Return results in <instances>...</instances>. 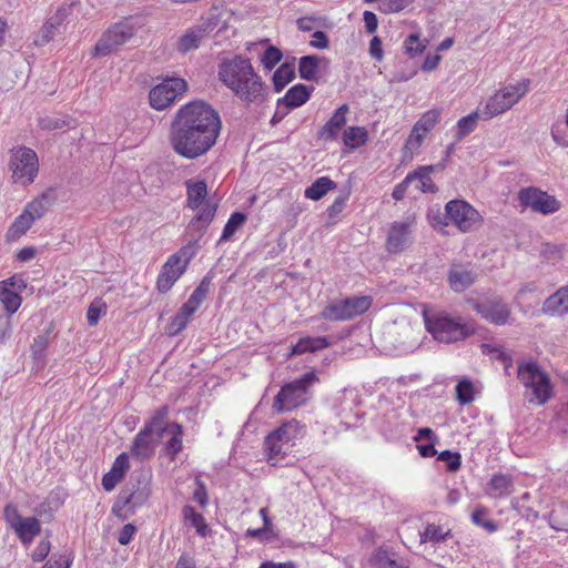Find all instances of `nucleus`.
<instances>
[{"label":"nucleus","mask_w":568,"mask_h":568,"mask_svg":"<svg viewBox=\"0 0 568 568\" xmlns=\"http://www.w3.org/2000/svg\"><path fill=\"white\" fill-rule=\"evenodd\" d=\"M442 60V57L439 54H428L426 58H425V61L422 65V70L423 71H426V72H430L433 70H435L439 62Z\"/></svg>","instance_id":"62"},{"label":"nucleus","mask_w":568,"mask_h":568,"mask_svg":"<svg viewBox=\"0 0 568 568\" xmlns=\"http://www.w3.org/2000/svg\"><path fill=\"white\" fill-rule=\"evenodd\" d=\"M476 389L473 382L463 377L456 385V399L460 405H467L474 402Z\"/></svg>","instance_id":"40"},{"label":"nucleus","mask_w":568,"mask_h":568,"mask_svg":"<svg viewBox=\"0 0 568 568\" xmlns=\"http://www.w3.org/2000/svg\"><path fill=\"white\" fill-rule=\"evenodd\" d=\"M140 28L136 18H126L112 24L99 39L91 54L105 57L126 43Z\"/></svg>","instance_id":"10"},{"label":"nucleus","mask_w":568,"mask_h":568,"mask_svg":"<svg viewBox=\"0 0 568 568\" xmlns=\"http://www.w3.org/2000/svg\"><path fill=\"white\" fill-rule=\"evenodd\" d=\"M12 180L20 185L32 183L39 171L37 153L29 148L17 149L10 160Z\"/></svg>","instance_id":"11"},{"label":"nucleus","mask_w":568,"mask_h":568,"mask_svg":"<svg viewBox=\"0 0 568 568\" xmlns=\"http://www.w3.org/2000/svg\"><path fill=\"white\" fill-rule=\"evenodd\" d=\"M529 80L508 83L496 90L484 104H481L483 120H490L516 105L528 92Z\"/></svg>","instance_id":"8"},{"label":"nucleus","mask_w":568,"mask_h":568,"mask_svg":"<svg viewBox=\"0 0 568 568\" xmlns=\"http://www.w3.org/2000/svg\"><path fill=\"white\" fill-rule=\"evenodd\" d=\"M217 75L219 80L240 100L244 102L262 100L265 91L264 83L254 71L250 59L236 55L222 60Z\"/></svg>","instance_id":"2"},{"label":"nucleus","mask_w":568,"mask_h":568,"mask_svg":"<svg viewBox=\"0 0 568 568\" xmlns=\"http://www.w3.org/2000/svg\"><path fill=\"white\" fill-rule=\"evenodd\" d=\"M442 111L439 109H430L422 114L419 120L414 124L409 136L406 140L404 151L413 155L418 151L424 142L425 136L438 123Z\"/></svg>","instance_id":"21"},{"label":"nucleus","mask_w":568,"mask_h":568,"mask_svg":"<svg viewBox=\"0 0 568 568\" xmlns=\"http://www.w3.org/2000/svg\"><path fill=\"white\" fill-rule=\"evenodd\" d=\"M369 54L377 61L383 60L384 51L382 48V41L378 37H374L369 43Z\"/></svg>","instance_id":"57"},{"label":"nucleus","mask_w":568,"mask_h":568,"mask_svg":"<svg viewBox=\"0 0 568 568\" xmlns=\"http://www.w3.org/2000/svg\"><path fill=\"white\" fill-rule=\"evenodd\" d=\"M438 459L447 463V469L449 471H456L459 469L462 464V457L458 453L450 450H444L438 455Z\"/></svg>","instance_id":"52"},{"label":"nucleus","mask_w":568,"mask_h":568,"mask_svg":"<svg viewBox=\"0 0 568 568\" xmlns=\"http://www.w3.org/2000/svg\"><path fill=\"white\" fill-rule=\"evenodd\" d=\"M368 133L364 126H348L343 133V143L349 149H357L367 142Z\"/></svg>","instance_id":"36"},{"label":"nucleus","mask_w":568,"mask_h":568,"mask_svg":"<svg viewBox=\"0 0 568 568\" xmlns=\"http://www.w3.org/2000/svg\"><path fill=\"white\" fill-rule=\"evenodd\" d=\"M106 313V304L101 298H95L89 306L87 320L90 326H95L102 315Z\"/></svg>","instance_id":"47"},{"label":"nucleus","mask_w":568,"mask_h":568,"mask_svg":"<svg viewBox=\"0 0 568 568\" xmlns=\"http://www.w3.org/2000/svg\"><path fill=\"white\" fill-rule=\"evenodd\" d=\"M410 184H413V175L407 174L406 178L394 187L392 196L397 201L402 200Z\"/></svg>","instance_id":"55"},{"label":"nucleus","mask_w":568,"mask_h":568,"mask_svg":"<svg viewBox=\"0 0 568 568\" xmlns=\"http://www.w3.org/2000/svg\"><path fill=\"white\" fill-rule=\"evenodd\" d=\"M148 498V493L141 488H124L120 491L113 506V513L121 516L122 511L141 506Z\"/></svg>","instance_id":"24"},{"label":"nucleus","mask_w":568,"mask_h":568,"mask_svg":"<svg viewBox=\"0 0 568 568\" xmlns=\"http://www.w3.org/2000/svg\"><path fill=\"white\" fill-rule=\"evenodd\" d=\"M43 568H70V561L65 557H60L59 559L51 558Z\"/></svg>","instance_id":"64"},{"label":"nucleus","mask_w":568,"mask_h":568,"mask_svg":"<svg viewBox=\"0 0 568 568\" xmlns=\"http://www.w3.org/2000/svg\"><path fill=\"white\" fill-rule=\"evenodd\" d=\"M449 529H445L444 527L435 524H429L427 525L424 531L419 532L420 542L438 544L440 541H444L446 537L449 535Z\"/></svg>","instance_id":"39"},{"label":"nucleus","mask_w":568,"mask_h":568,"mask_svg":"<svg viewBox=\"0 0 568 568\" xmlns=\"http://www.w3.org/2000/svg\"><path fill=\"white\" fill-rule=\"evenodd\" d=\"M206 294L207 287L204 285V282H202L191 294L189 300L182 305L184 307V312L193 315L203 303Z\"/></svg>","instance_id":"44"},{"label":"nucleus","mask_w":568,"mask_h":568,"mask_svg":"<svg viewBox=\"0 0 568 568\" xmlns=\"http://www.w3.org/2000/svg\"><path fill=\"white\" fill-rule=\"evenodd\" d=\"M349 109L347 104L341 105L320 131V138L332 141L337 138L339 130L346 124V114Z\"/></svg>","instance_id":"28"},{"label":"nucleus","mask_w":568,"mask_h":568,"mask_svg":"<svg viewBox=\"0 0 568 568\" xmlns=\"http://www.w3.org/2000/svg\"><path fill=\"white\" fill-rule=\"evenodd\" d=\"M373 564L376 568H403L395 560L389 559L385 552H377L373 557Z\"/></svg>","instance_id":"53"},{"label":"nucleus","mask_w":568,"mask_h":568,"mask_svg":"<svg viewBox=\"0 0 568 568\" xmlns=\"http://www.w3.org/2000/svg\"><path fill=\"white\" fill-rule=\"evenodd\" d=\"M11 316L8 313H0V344H3L4 341L11 335Z\"/></svg>","instance_id":"54"},{"label":"nucleus","mask_w":568,"mask_h":568,"mask_svg":"<svg viewBox=\"0 0 568 568\" xmlns=\"http://www.w3.org/2000/svg\"><path fill=\"white\" fill-rule=\"evenodd\" d=\"M518 200L521 206L529 207L534 212L549 215L560 210V202L552 195L537 187H525L519 191Z\"/></svg>","instance_id":"20"},{"label":"nucleus","mask_w":568,"mask_h":568,"mask_svg":"<svg viewBox=\"0 0 568 568\" xmlns=\"http://www.w3.org/2000/svg\"><path fill=\"white\" fill-rule=\"evenodd\" d=\"M317 382L315 372H307L301 378L284 385L274 399L273 408L282 413L304 405L311 397V387Z\"/></svg>","instance_id":"9"},{"label":"nucleus","mask_w":568,"mask_h":568,"mask_svg":"<svg viewBox=\"0 0 568 568\" xmlns=\"http://www.w3.org/2000/svg\"><path fill=\"white\" fill-rule=\"evenodd\" d=\"M486 514L487 511L485 508H476L471 514V520L476 526L483 527L488 532H495L497 530V525L493 520L486 519Z\"/></svg>","instance_id":"49"},{"label":"nucleus","mask_w":568,"mask_h":568,"mask_svg":"<svg viewBox=\"0 0 568 568\" xmlns=\"http://www.w3.org/2000/svg\"><path fill=\"white\" fill-rule=\"evenodd\" d=\"M542 313L550 316H561L568 313V284L558 288L546 298L542 304Z\"/></svg>","instance_id":"26"},{"label":"nucleus","mask_w":568,"mask_h":568,"mask_svg":"<svg viewBox=\"0 0 568 568\" xmlns=\"http://www.w3.org/2000/svg\"><path fill=\"white\" fill-rule=\"evenodd\" d=\"M294 78V70L288 64H282L273 74L276 91H281Z\"/></svg>","instance_id":"46"},{"label":"nucleus","mask_w":568,"mask_h":568,"mask_svg":"<svg viewBox=\"0 0 568 568\" xmlns=\"http://www.w3.org/2000/svg\"><path fill=\"white\" fill-rule=\"evenodd\" d=\"M190 262V256L185 248L180 250L178 253L171 255L162 266V270L156 280V288L161 293L169 292L175 282L185 272Z\"/></svg>","instance_id":"19"},{"label":"nucleus","mask_w":568,"mask_h":568,"mask_svg":"<svg viewBox=\"0 0 568 568\" xmlns=\"http://www.w3.org/2000/svg\"><path fill=\"white\" fill-rule=\"evenodd\" d=\"M220 131L217 111L202 100H194L178 110L171 125L170 143L175 153L194 160L214 146Z\"/></svg>","instance_id":"1"},{"label":"nucleus","mask_w":568,"mask_h":568,"mask_svg":"<svg viewBox=\"0 0 568 568\" xmlns=\"http://www.w3.org/2000/svg\"><path fill=\"white\" fill-rule=\"evenodd\" d=\"M197 488L193 493V499L197 501L201 506H205L207 503V494L204 484L197 478L196 479Z\"/></svg>","instance_id":"59"},{"label":"nucleus","mask_w":568,"mask_h":568,"mask_svg":"<svg viewBox=\"0 0 568 568\" xmlns=\"http://www.w3.org/2000/svg\"><path fill=\"white\" fill-rule=\"evenodd\" d=\"M48 206L49 199L45 194L31 201L9 227L7 232L8 240L16 241L21 237L31 227L34 221L45 213Z\"/></svg>","instance_id":"16"},{"label":"nucleus","mask_w":568,"mask_h":568,"mask_svg":"<svg viewBox=\"0 0 568 568\" xmlns=\"http://www.w3.org/2000/svg\"><path fill=\"white\" fill-rule=\"evenodd\" d=\"M384 348L392 355H404L419 345L420 331L417 323L407 317H398L387 324L383 334Z\"/></svg>","instance_id":"5"},{"label":"nucleus","mask_w":568,"mask_h":568,"mask_svg":"<svg viewBox=\"0 0 568 568\" xmlns=\"http://www.w3.org/2000/svg\"><path fill=\"white\" fill-rule=\"evenodd\" d=\"M50 552V542L47 540H42L38 544L36 549L32 552V559L36 562L42 561Z\"/></svg>","instance_id":"56"},{"label":"nucleus","mask_w":568,"mask_h":568,"mask_svg":"<svg viewBox=\"0 0 568 568\" xmlns=\"http://www.w3.org/2000/svg\"><path fill=\"white\" fill-rule=\"evenodd\" d=\"M415 224L416 217L413 214L393 222L387 232L385 243L386 251L390 254H397L409 247L413 243L412 234Z\"/></svg>","instance_id":"18"},{"label":"nucleus","mask_w":568,"mask_h":568,"mask_svg":"<svg viewBox=\"0 0 568 568\" xmlns=\"http://www.w3.org/2000/svg\"><path fill=\"white\" fill-rule=\"evenodd\" d=\"M312 89L304 84H295L292 87L283 98L286 106L294 109L306 103L311 97Z\"/></svg>","instance_id":"32"},{"label":"nucleus","mask_w":568,"mask_h":568,"mask_svg":"<svg viewBox=\"0 0 568 568\" xmlns=\"http://www.w3.org/2000/svg\"><path fill=\"white\" fill-rule=\"evenodd\" d=\"M209 31V26L199 24L189 28L176 41L175 49L181 53L196 50Z\"/></svg>","instance_id":"25"},{"label":"nucleus","mask_w":568,"mask_h":568,"mask_svg":"<svg viewBox=\"0 0 568 568\" xmlns=\"http://www.w3.org/2000/svg\"><path fill=\"white\" fill-rule=\"evenodd\" d=\"M479 119H483L481 105L476 111L459 119L457 122V140H460L467 134L471 133L476 129L477 121Z\"/></svg>","instance_id":"38"},{"label":"nucleus","mask_w":568,"mask_h":568,"mask_svg":"<svg viewBox=\"0 0 568 568\" xmlns=\"http://www.w3.org/2000/svg\"><path fill=\"white\" fill-rule=\"evenodd\" d=\"M3 518L24 546H29L41 531L39 519L36 517H22L17 506L12 504L4 507Z\"/></svg>","instance_id":"13"},{"label":"nucleus","mask_w":568,"mask_h":568,"mask_svg":"<svg viewBox=\"0 0 568 568\" xmlns=\"http://www.w3.org/2000/svg\"><path fill=\"white\" fill-rule=\"evenodd\" d=\"M312 37V47L317 49H326L328 47V38L323 31H315Z\"/></svg>","instance_id":"61"},{"label":"nucleus","mask_w":568,"mask_h":568,"mask_svg":"<svg viewBox=\"0 0 568 568\" xmlns=\"http://www.w3.org/2000/svg\"><path fill=\"white\" fill-rule=\"evenodd\" d=\"M258 568H298L294 561L276 562L273 560L264 561Z\"/></svg>","instance_id":"63"},{"label":"nucleus","mask_w":568,"mask_h":568,"mask_svg":"<svg viewBox=\"0 0 568 568\" xmlns=\"http://www.w3.org/2000/svg\"><path fill=\"white\" fill-rule=\"evenodd\" d=\"M475 281V275L470 270L460 265H454L448 274V282L453 291L464 292Z\"/></svg>","instance_id":"30"},{"label":"nucleus","mask_w":568,"mask_h":568,"mask_svg":"<svg viewBox=\"0 0 568 568\" xmlns=\"http://www.w3.org/2000/svg\"><path fill=\"white\" fill-rule=\"evenodd\" d=\"M414 0H381L378 9L383 13H396L408 8Z\"/></svg>","instance_id":"48"},{"label":"nucleus","mask_w":568,"mask_h":568,"mask_svg":"<svg viewBox=\"0 0 568 568\" xmlns=\"http://www.w3.org/2000/svg\"><path fill=\"white\" fill-rule=\"evenodd\" d=\"M306 425L297 419H290L270 432L263 444L266 462L278 466L292 454L294 447L305 437Z\"/></svg>","instance_id":"3"},{"label":"nucleus","mask_w":568,"mask_h":568,"mask_svg":"<svg viewBox=\"0 0 568 568\" xmlns=\"http://www.w3.org/2000/svg\"><path fill=\"white\" fill-rule=\"evenodd\" d=\"M27 288V282L20 275H13L0 281V303L6 313L13 315L22 304L21 294Z\"/></svg>","instance_id":"22"},{"label":"nucleus","mask_w":568,"mask_h":568,"mask_svg":"<svg viewBox=\"0 0 568 568\" xmlns=\"http://www.w3.org/2000/svg\"><path fill=\"white\" fill-rule=\"evenodd\" d=\"M447 217L462 232H470L481 224V215L469 203L452 200L445 205Z\"/></svg>","instance_id":"17"},{"label":"nucleus","mask_w":568,"mask_h":568,"mask_svg":"<svg viewBox=\"0 0 568 568\" xmlns=\"http://www.w3.org/2000/svg\"><path fill=\"white\" fill-rule=\"evenodd\" d=\"M165 412L159 410L145 427L135 436L132 453L140 457H148L153 453L154 446L162 437Z\"/></svg>","instance_id":"15"},{"label":"nucleus","mask_w":568,"mask_h":568,"mask_svg":"<svg viewBox=\"0 0 568 568\" xmlns=\"http://www.w3.org/2000/svg\"><path fill=\"white\" fill-rule=\"evenodd\" d=\"M183 517L185 521L190 523L196 529V532L200 536L205 537L207 535L209 526L205 523L204 517L192 506H185L183 508Z\"/></svg>","instance_id":"41"},{"label":"nucleus","mask_w":568,"mask_h":568,"mask_svg":"<svg viewBox=\"0 0 568 568\" xmlns=\"http://www.w3.org/2000/svg\"><path fill=\"white\" fill-rule=\"evenodd\" d=\"M135 532V527L132 524H126L123 526L121 531L119 532L118 541L121 545H128Z\"/></svg>","instance_id":"58"},{"label":"nucleus","mask_w":568,"mask_h":568,"mask_svg":"<svg viewBox=\"0 0 568 568\" xmlns=\"http://www.w3.org/2000/svg\"><path fill=\"white\" fill-rule=\"evenodd\" d=\"M372 305L368 296H355L334 301L321 312V317L327 321H347L365 313Z\"/></svg>","instance_id":"12"},{"label":"nucleus","mask_w":568,"mask_h":568,"mask_svg":"<svg viewBox=\"0 0 568 568\" xmlns=\"http://www.w3.org/2000/svg\"><path fill=\"white\" fill-rule=\"evenodd\" d=\"M335 186V182L328 176H321L305 190L304 195L306 199L318 201Z\"/></svg>","instance_id":"35"},{"label":"nucleus","mask_w":568,"mask_h":568,"mask_svg":"<svg viewBox=\"0 0 568 568\" xmlns=\"http://www.w3.org/2000/svg\"><path fill=\"white\" fill-rule=\"evenodd\" d=\"M434 171L433 165L420 166L414 172L408 173L413 175V183H416V189L423 193L435 192L436 186L432 181L430 174Z\"/></svg>","instance_id":"33"},{"label":"nucleus","mask_w":568,"mask_h":568,"mask_svg":"<svg viewBox=\"0 0 568 568\" xmlns=\"http://www.w3.org/2000/svg\"><path fill=\"white\" fill-rule=\"evenodd\" d=\"M404 45L405 51L410 55L419 54L426 49V43L419 39L418 34L408 36Z\"/></svg>","instance_id":"51"},{"label":"nucleus","mask_w":568,"mask_h":568,"mask_svg":"<svg viewBox=\"0 0 568 568\" xmlns=\"http://www.w3.org/2000/svg\"><path fill=\"white\" fill-rule=\"evenodd\" d=\"M514 490V481L510 476L504 474L494 475L486 487V494L490 498H505Z\"/></svg>","instance_id":"29"},{"label":"nucleus","mask_w":568,"mask_h":568,"mask_svg":"<svg viewBox=\"0 0 568 568\" xmlns=\"http://www.w3.org/2000/svg\"><path fill=\"white\" fill-rule=\"evenodd\" d=\"M517 375L525 387V396L529 403L544 405L551 397L550 379L535 362L520 363Z\"/></svg>","instance_id":"7"},{"label":"nucleus","mask_w":568,"mask_h":568,"mask_svg":"<svg viewBox=\"0 0 568 568\" xmlns=\"http://www.w3.org/2000/svg\"><path fill=\"white\" fill-rule=\"evenodd\" d=\"M363 19H364V23H365L367 32L374 33L378 27V20H377L376 14L372 11H365L363 14Z\"/></svg>","instance_id":"60"},{"label":"nucleus","mask_w":568,"mask_h":568,"mask_svg":"<svg viewBox=\"0 0 568 568\" xmlns=\"http://www.w3.org/2000/svg\"><path fill=\"white\" fill-rule=\"evenodd\" d=\"M186 206L196 211L189 229L201 233L213 221L217 209V204L207 199V185L203 180L186 181Z\"/></svg>","instance_id":"6"},{"label":"nucleus","mask_w":568,"mask_h":568,"mask_svg":"<svg viewBox=\"0 0 568 568\" xmlns=\"http://www.w3.org/2000/svg\"><path fill=\"white\" fill-rule=\"evenodd\" d=\"M329 346V342L325 336H306L300 338V341L292 347L288 356L301 355L305 353H313L324 349Z\"/></svg>","instance_id":"31"},{"label":"nucleus","mask_w":568,"mask_h":568,"mask_svg":"<svg viewBox=\"0 0 568 568\" xmlns=\"http://www.w3.org/2000/svg\"><path fill=\"white\" fill-rule=\"evenodd\" d=\"M245 221V214L241 212L232 213L223 229L220 242L229 241L244 225Z\"/></svg>","instance_id":"43"},{"label":"nucleus","mask_w":568,"mask_h":568,"mask_svg":"<svg viewBox=\"0 0 568 568\" xmlns=\"http://www.w3.org/2000/svg\"><path fill=\"white\" fill-rule=\"evenodd\" d=\"M473 308L487 322L494 325H505L510 318V307L499 297L473 301Z\"/></svg>","instance_id":"23"},{"label":"nucleus","mask_w":568,"mask_h":568,"mask_svg":"<svg viewBox=\"0 0 568 568\" xmlns=\"http://www.w3.org/2000/svg\"><path fill=\"white\" fill-rule=\"evenodd\" d=\"M424 322L427 332L439 343H455L475 333L470 323L446 312L425 314Z\"/></svg>","instance_id":"4"},{"label":"nucleus","mask_w":568,"mask_h":568,"mask_svg":"<svg viewBox=\"0 0 568 568\" xmlns=\"http://www.w3.org/2000/svg\"><path fill=\"white\" fill-rule=\"evenodd\" d=\"M186 90L187 83L184 79L166 78L150 90V105L158 111L165 110Z\"/></svg>","instance_id":"14"},{"label":"nucleus","mask_w":568,"mask_h":568,"mask_svg":"<svg viewBox=\"0 0 568 568\" xmlns=\"http://www.w3.org/2000/svg\"><path fill=\"white\" fill-rule=\"evenodd\" d=\"M165 433L171 435V438L166 443L165 449L168 454L174 458L182 449V427L175 423L166 426L163 425L162 435Z\"/></svg>","instance_id":"34"},{"label":"nucleus","mask_w":568,"mask_h":568,"mask_svg":"<svg viewBox=\"0 0 568 568\" xmlns=\"http://www.w3.org/2000/svg\"><path fill=\"white\" fill-rule=\"evenodd\" d=\"M192 316L193 315L191 313H185L184 307L181 306L179 313L171 320L168 325L169 335L174 336L181 333L186 327Z\"/></svg>","instance_id":"45"},{"label":"nucleus","mask_w":568,"mask_h":568,"mask_svg":"<svg viewBox=\"0 0 568 568\" xmlns=\"http://www.w3.org/2000/svg\"><path fill=\"white\" fill-rule=\"evenodd\" d=\"M320 60L314 55L302 57L298 63V72L302 79L312 81L318 72Z\"/></svg>","instance_id":"42"},{"label":"nucleus","mask_w":568,"mask_h":568,"mask_svg":"<svg viewBox=\"0 0 568 568\" xmlns=\"http://www.w3.org/2000/svg\"><path fill=\"white\" fill-rule=\"evenodd\" d=\"M282 57L283 54L280 49L268 47L261 58V63L265 69L272 70L282 60Z\"/></svg>","instance_id":"50"},{"label":"nucleus","mask_w":568,"mask_h":568,"mask_svg":"<svg viewBox=\"0 0 568 568\" xmlns=\"http://www.w3.org/2000/svg\"><path fill=\"white\" fill-rule=\"evenodd\" d=\"M129 467L130 463L128 455L124 453L119 455L115 458L110 471H108L102 478V486L104 490H113L115 486L122 480Z\"/></svg>","instance_id":"27"},{"label":"nucleus","mask_w":568,"mask_h":568,"mask_svg":"<svg viewBox=\"0 0 568 568\" xmlns=\"http://www.w3.org/2000/svg\"><path fill=\"white\" fill-rule=\"evenodd\" d=\"M67 17V10L64 8H61L57 11L54 17H51L45 24L43 26L40 34V40H37L38 44H43L49 42L55 32V29L58 26L62 23L64 18Z\"/></svg>","instance_id":"37"}]
</instances>
